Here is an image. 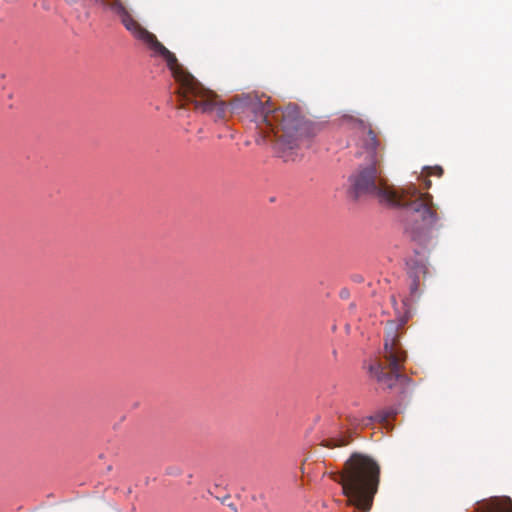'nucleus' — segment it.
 Returning a JSON list of instances; mask_svg holds the SVG:
<instances>
[{
	"label": "nucleus",
	"instance_id": "nucleus-3",
	"mask_svg": "<svg viewBox=\"0 0 512 512\" xmlns=\"http://www.w3.org/2000/svg\"><path fill=\"white\" fill-rule=\"evenodd\" d=\"M333 480L342 485L348 504L358 511L368 512L378 491L380 466L371 456L354 452L343 470L333 474Z\"/></svg>",
	"mask_w": 512,
	"mask_h": 512
},
{
	"label": "nucleus",
	"instance_id": "nucleus-9",
	"mask_svg": "<svg viewBox=\"0 0 512 512\" xmlns=\"http://www.w3.org/2000/svg\"><path fill=\"white\" fill-rule=\"evenodd\" d=\"M418 288H419V283L416 279H414L410 285V291H411L412 297L416 296V294L418 292Z\"/></svg>",
	"mask_w": 512,
	"mask_h": 512
},
{
	"label": "nucleus",
	"instance_id": "nucleus-8",
	"mask_svg": "<svg viewBox=\"0 0 512 512\" xmlns=\"http://www.w3.org/2000/svg\"><path fill=\"white\" fill-rule=\"evenodd\" d=\"M424 173H426V176L435 175L440 177L443 174V169L440 166L425 167Z\"/></svg>",
	"mask_w": 512,
	"mask_h": 512
},
{
	"label": "nucleus",
	"instance_id": "nucleus-5",
	"mask_svg": "<svg viewBox=\"0 0 512 512\" xmlns=\"http://www.w3.org/2000/svg\"><path fill=\"white\" fill-rule=\"evenodd\" d=\"M473 512H512V500L508 496H495L480 501Z\"/></svg>",
	"mask_w": 512,
	"mask_h": 512
},
{
	"label": "nucleus",
	"instance_id": "nucleus-10",
	"mask_svg": "<svg viewBox=\"0 0 512 512\" xmlns=\"http://www.w3.org/2000/svg\"><path fill=\"white\" fill-rule=\"evenodd\" d=\"M429 176H426L425 175V178H424V185H425V189H429L430 186H431V181L428 179Z\"/></svg>",
	"mask_w": 512,
	"mask_h": 512
},
{
	"label": "nucleus",
	"instance_id": "nucleus-2",
	"mask_svg": "<svg viewBox=\"0 0 512 512\" xmlns=\"http://www.w3.org/2000/svg\"><path fill=\"white\" fill-rule=\"evenodd\" d=\"M254 112L261 123L276 136L277 153L285 162L296 161L300 156L298 151L309 147L317 133L316 127L301 116L296 105L272 109L267 99L256 103Z\"/></svg>",
	"mask_w": 512,
	"mask_h": 512
},
{
	"label": "nucleus",
	"instance_id": "nucleus-7",
	"mask_svg": "<svg viewBox=\"0 0 512 512\" xmlns=\"http://www.w3.org/2000/svg\"><path fill=\"white\" fill-rule=\"evenodd\" d=\"M352 434L351 432H347L344 434H339L337 436L329 437L327 439L322 440L321 445L323 447L333 449L337 447H343L348 445L351 442Z\"/></svg>",
	"mask_w": 512,
	"mask_h": 512
},
{
	"label": "nucleus",
	"instance_id": "nucleus-4",
	"mask_svg": "<svg viewBox=\"0 0 512 512\" xmlns=\"http://www.w3.org/2000/svg\"><path fill=\"white\" fill-rule=\"evenodd\" d=\"M408 321L407 316L397 320L388 321L384 339L383 361L370 366V373L384 388L391 389L397 382H404L408 378L401 373L407 358V353L400 343L401 333Z\"/></svg>",
	"mask_w": 512,
	"mask_h": 512
},
{
	"label": "nucleus",
	"instance_id": "nucleus-1",
	"mask_svg": "<svg viewBox=\"0 0 512 512\" xmlns=\"http://www.w3.org/2000/svg\"><path fill=\"white\" fill-rule=\"evenodd\" d=\"M353 123L357 137L355 155L364 163L349 177L350 193L354 198L373 195L381 202L402 207L405 232L412 240L424 242L439 220L432 195L421 192L414 183L398 191L390 188L381 176L385 151L383 139L364 120L354 119Z\"/></svg>",
	"mask_w": 512,
	"mask_h": 512
},
{
	"label": "nucleus",
	"instance_id": "nucleus-6",
	"mask_svg": "<svg viewBox=\"0 0 512 512\" xmlns=\"http://www.w3.org/2000/svg\"><path fill=\"white\" fill-rule=\"evenodd\" d=\"M388 417H389V413L379 412L375 415L368 416V417L359 418L356 416H349L347 419H348L349 425L353 429H357L359 427H367L374 421L385 422L388 419Z\"/></svg>",
	"mask_w": 512,
	"mask_h": 512
}]
</instances>
